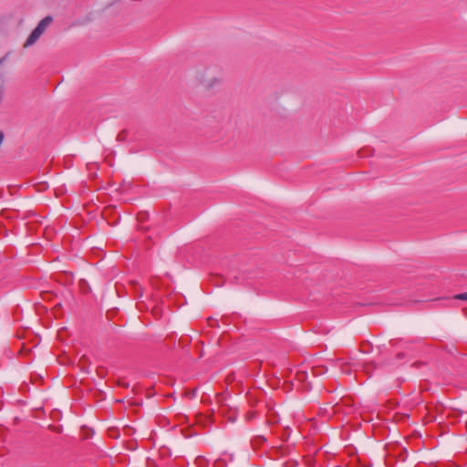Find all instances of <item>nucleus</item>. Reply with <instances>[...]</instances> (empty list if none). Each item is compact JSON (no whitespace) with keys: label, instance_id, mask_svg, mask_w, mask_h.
Listing matches in <instances>:
<instances>
[{"label":"nucleus","instance_id":"1","mask_svg":"<svg viewBox=\"0 0 467 467\" xmlns=\"http://www.w3.org/2000/svg\"><path fill=\"white\" fill-rule=\"evenodd\" d=\"M51 20L52 19L49 16H47L44 19H42L38 26L33 30L31 35L26 39L25 47H28L34 44L45 31L46 26L50 24Z\"/></svg>","mask_w":467,"mask_h":467},{"label":"nucleus","instance_id":"2","mask_svg":"<svg viewBox=\"0 0 467 467\" xmlns=\"http://www.w3.org/2000/svg\"><path fill=\"white\" fill-rule=\"evenodd\" d=\"M455 299H459V300H466L467 301V292L466 293H462V294H458L454 296Z\"/></svg>","mask_w":467,"mask_h":467},{"label":"nucleus","instance_id":"3","mask_svg":"<svg viewBox=\"0 0 467 467\" xmlns=\"http://www.w3.org/2000/svg\"><path fill=\"white\" fill-rule=\"evenodd\" d=\"M229 420H230L231 421H234L235 418H234V417H231V418H229Z\"/></svg>","mask_w":467,"mask_h":467}]
</instances>
